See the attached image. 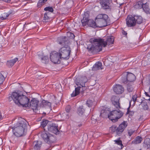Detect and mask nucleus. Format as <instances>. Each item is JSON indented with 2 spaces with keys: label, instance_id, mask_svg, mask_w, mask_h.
Here are the masks:
<instances>
[{
  "label": "nucleus",
  "instance_id": "obj_59",
  "mask_svg": "<svg viewBox=\"0 0 150 150\" xmlns=\"http://www.w3.org/2000/svg\"><path fill=\"white\" fill-rule=\"evenodd\" d=\"M125 9L124 10V11H123L124 12H125Z\"/></svg>",
  "mask_w": 150,
  "mask_h": 150
},
{
  "label": "nucleus",
  "instance_id": "obj_19",
  "mask_svg": "<svg viewBox=\"0 0 150 150\" xmlns=\"http://www.w3.org/2000/svg\"><path fill=\"white\" fill-rule=\"evenodd\" d=\"M87 81L88 79L86 77H82L80 79L79 82L76 84L77 85H80L82 87H85V83L87 82Z\"/></svg>",
  "mask_w": 150,
  "mask_h": 150
},
{
  "label": "nucleus",
  "instance_id": "obj_35",
  "mask_svg": "<svg viewBox=\"0 0 150 150\" xmlns=\"http://www.w3.org/2000/svg\"><path fill=\"white\" fill-rule=\"evenodd\" d=\"M114 141L115 142V144L120 145L121 149H122V141L120 140V138L117 140H114Z\"/></svg>",
  "mask_w": 150,
  "mask_h": 150
},
{
  "label": "nucleus",
  "instance_id": "obj_11",
  "mask_svg": "<svg viewBox=\"0 0 150 150\" xmlns=\"http://www.w3.org/2000/svg\"><path fill=\"white\" fill-rule=\"evenodd\" d=\"M39 102V100L36 98H33L30 102V106L34 112H36L38 111Z\"/></svg>",
  "mask_w": 150,
  "mask_h": 150
},
{
  "label": "nucleus",
  "instance_id": "obj_4",
  "mask_svg": "<svg viewBox=\"0 0 150 150\" xmlns=\"http://www.w3.org/2000/svg\"><path fill=\"white\" fill-rule=\"evenodd\" d=\"M108 16L105 14H98L95 19L96 27L102 28L107 25V20Z\"/></svg>",
  "mask_w": 150,
  "mask_h": 150
},
{
  "label": "nucleus",
  "instance_id": "obj_28",
  "mask_svg": "<svg viewBox=\"0 0 150 150\" xmlns=\"http://www.w3.org/2000/svg\"><path fill=\"white\" fill-rule=\"evenodd\" d=\"M144 11L147 14H150V9L147 3L144 4L142 8Z\"/></svg>",
  "mask_w": 150,
  "mask_h": 150
},
{
  "label": "nucleus",
  "instance_id": "obj_51",
  "mask_svg": "<svg viewBox=\"0 0 150 150\" xmlns=\"http://www.w3.org/2000/svg\"><path fill=\"white\" fill-rule=\"evenodd\" d=\"M148 63L146 64V65L150 64V58H148Z\"/></svg>",
  "mask_w": 150,
  "mask_h": 150
},
{
  "label": "nucleus",
  "instance_id": "obj_18",
  "mask_svg": "<svg viewBox=\"0 0 150 150\" xmlns=\"http://www.w3.org/2000/svg\"><path fill=\"white\" fill-rule=\"evenodd\" d=\"M103 69L102 63L100 62H97L93 65L92 70L93 71H96L98 70H101Z\"/></svg>",
  "mask_w": 150,
  "mask_h": 150
},
{
  "label": "nucleus",
  "instance_id": "obj_17",
  "mask_svg": "<svg viewBox=\"0 0 150 150\" xmlns=\"http://www.w3.org/2000/svg\"><path fill=\"white\" fill-rule=\"evenodd\" d=\"M100 3L103 9H107L109 8V0H100Z\"/></svg>",
  "mask_w": 150,
  "mask_h": 150
},
{
  "label": "nucleus",
  "instance_id": "obj_39",
  "mask_svg": "<svg viewBox=\"0 0 150 150\" xmlns=\"http://www.w3.org/2000/svg\"><path fill=\"white\" fill-rule=\"evenodd\" d=\"M5 80V78L3 75L0 73V85L2 84Z\"/></svg>",
  "mask_w": 150,
  "mask_h": 150
},
{
  "label": "nucleus",
  "instance_id": "obj_23",
  "mask_svg": "<svg viewBox=\"0 0 150 150\" xmlns=\"http://www.w3.org/2000/svg\"><path fill=\"white\" fill-rule=\"evenodd\" d=\"M85 112V109L83 106H80L77 109V113L79 116H82L84 114Z\"/></svg>",
  "mask_w": 150,
  "mask_h": 150
},
{
  "label": "nucleus",
  "instance_id": "obj_32",
  "mask_svg": "<svg viewBox=\"0 0 150 150\" xmlns=\"http://www.w3.org/2000/svg\"><path fill=\"white\" fill-rule=\"evenodd\" d=\"M140 103L139 104V105H140V104H141L144 110H147L148 109V106L147 105V103L146 101H144L140 102Z\"/></svg>",
  "mask_w": 150,
  "mask_h": 150
},
{
  "label": "nucleus",
  "instance_id": "obj_13",
  "mask_svg": "<svg viewBox=\"0 0 150 150\" xmlns=\"http://www.w3.org/2000/svg\"><path fill=\"white\" fill-rule=\"evenodd\" d=\"M110 129L112 132H116L118 135L120 136L122 134V124H120L117 128L115 126L113 125L110 127Z\"/></svg>",
  "mask_w": 150,
  "mask_h": 150
},
{
  "label": "nucleus",
  "instance_id": "obj_3",
  "mask_svg": "<svg viewBox=\"0 0 150 150\" xmlns=\"http://www.w3.org/2000/svg\"><path fill=\"white\" fill-rule=\"evenodd\" d=\"M108 113L106 112V110H102L100 115L104 117L105 115H108V118L113 122L117 121L118 119L122 116V112L118 109V110H114L111 112L108 115Z\"/></svg>",
  "mask_w": 150,
  "mask_h": 150
},
{
  "label": "nucleus",
  "instance_id": "obj_9",
  "mask_svg": "<svg viewBox=\"0 0 150 150\" xmlns=\"http://www.w3.org/2000/svg\"><path fill=\"white\" fill-rule=\"evenodd\" d=\"M18 101V102L17 103L18 105L20 104L23 105H28L29 102V99L26 96L21 94Z\"/></svg>",
  "mask_w": 150,
  "mask_h": 150
},
{
  "label": "nucleus",
  "instance_id": "obj_21",
  "mask_svg": "<svg viewBox=\"0 0 150 150\" xmlns=\"http://www.w3.org/2000/svg\"><path fill=\"white\" fill-rule=\"evenodd\" d=\"M44 131L42 132L41 133V137L47 143L50 141L49 137L48 135Z\"/></svg>",
  "mask_w": 150,
  "mask_h": 150
},
{
  "label": "nucleus",
  "instance_id": "obj_47",
  "mask_svg": "<svg viewBox=\"0 0 150 150\" xmlns=\"http://www.w3.org/2000/svg\"><path fill=\"white\" fill-rule=\"evenodd\" d=\"M49 19V17L47 16V14L45 13L44 14V20H47Z\"/></svg>",
  "mask_w": 150,
  "mask_h": 150
},
{
  "label": "nucleus",
  "instance_id": "obj_31",
  "mask_svg": "<svg viewBox=\"0 0 150 150\" xmlns=\"http://www.w3.org/2000/svg\"><path fill=\"white\" fill-rule=\"evenodd\" d=\"M144 4H143L142 2L139 1L136 3L134 5V6L136 8H142Z\"/></svg>",
  "mask_w": 150,
  "mask_h": 150
},
{
  "label": "nucleus",
  "instance_id": "obj_55",
  "mask_svg": "<svg viewBox=\"0 0 150 150\" xmlns=\"http://www.w3.org/2000/svg\"><path fill=\"white\" fill-rule=\"evenodd\" d=\"M127 65H126V66H125V67H126L127 66H128V64L127 63Z\"/></svg>",
  "mask_w": 150,
  "mask_h": 150
},
{
  "label": "nucleus",
  "instance_id": "obj_41",
  "mask_svg": "<svg viewBox=\"0 0 150 150\" xmlns=\"http://www.w3.org/2000/svg\"><path fill=\"white\" fill-rule=\"evenodd\" d=\"M137 95L136 94H135L132 96V99L134 103H135L136 102H138V100L137 99Z\"/></svg>",
  "mask_w": 150,
  "mask_h": 150
},
{
  "label": "nucleus",
  "instance_id": "obj_57",
  "mask_svg": "<svg viewBox=\"0 0 150 150\" xmlns=\"http://www.w3.org/2000/svg\"><path fill=\"white\" fill-rule=\"evenodd\" d=\"M148 100H150V98H149L148 99Z\"/></svg>",
  "mask_w": 150,
  "mask_h": 150
},
{
  "label": "nucleus",
  "instance_id": "obj_50",
  "mask_svg": "<svg viewBox=\"0 0 150 150\" xmlns=\"http://www.w3.org/2000/svg\"><path fill=\"white\" fill-rule=\"evenodd\" d=\"M40 1L42 2V3L44 5L45 2L48 0H40Z\"/></svg>",
  "mask_w": 150,
  "mask_h": 150
},
{
  "label": "nucleus",
  "instance_id": "obj_53",
  "mask_svg": "<svg viewBox=\"0 0 150 150\" xmlns=\"http://www.w3.org/2000/svg\"><path fill=\"white\" fill-rule=\"evenodd\" d=\"M145 94L146 96H149V97H150V96L149 95V94L147 92H145Z\"/></svg>",
  "mask_w": 150,
  "mask_h": 150
},
{
  "label": "nucleus",
  "instance_id": "obj_34",
  "mask_svg": "<svg viewBox=\"0 0 150 150\" xmlns=\"http://www.w3.org/2000/svg\"><path fill=\"white\" fill-rule=\"evenodd\" d=\"M42 62L45 64L47 63L49 61V58L47 56H45L41 59Z\"/></svg>",
  "mask_w": 150,
  "mask_h": 150
},
{
  "label": "nucleus",
  "instance_id": "obj_60",
  "mask_svg": "<svg viewBox=\"0 0 150 150\" xmlns=\"http://www.w3.org/2000/svg\"><path fill=\"white\" fill-rule=\"evenodd\" d=\"M120 5H122V4H120Z\"/></svg>",
  "mask_w": 150,
  "mask_h": 150
},
{
  "label": "nucleus",
  "instance_id": "obj_33",
  "mask_svg": "<svg viewBox=\"0 0 150 150\" xmlns=\"http://www.w3.org/2000/svg\"><path fill=\"white\" fill-rule=\"evenodd\" d=\"M42 103L44 107L48 106V107H51V103L45 100H43L42 101Z\"/></svg>",
  "mask_w": 150,
  "mask_h": 150
},
{
  "label": "nucleus",
  "instance_id": "obj_26",
  "mask_svg": "<svg viewBox=\"0 0 150 150\" xmlns=\"http://www.w3.org/2000/svg\"><path fill=\"white\" fill-rule=\"evenodd\" d=\"M18 60V58L16 57L13 59L8 61L7 62V64L8 66L11 67L14 65Z\"/></svg>",
  "mask_w": 150,
  "mask_h": 150
},
{
  "label": "nucleus",
  "instance_id": "obj_15",
  "mask_svg": "<svg viewBox=\"0 0 150 150\" xmlns=\"http://www.w3.org/2000/svg\"><path fill=\"white\" fill-rule=\"evenodd\" d=\"M48 129L49 131L54 134H57L59 133V131L57 128V126H56L55 125L48 126Z\"/></svg>",
  "mask_w": 150,
  "mask_h": 150
},
{
  "label": "nucleus",
  "instance_id": "obj_7",
  "mask_svg": "<svg viewBox=\"0 0 150 150\" xmlns=\"http://www.w3.org/2000/svg\"><path fill=\"white\" fill-rule=\"evenodd\" d=\"M71 51L69 47H63L59 50V54L61 58L68 59L69 58Z\"/></svg>",
  "mask_w": 150,
  "mask_h": 150
},
{
  "label": "nucleus",
  "instance_id": "obj_54",
  "mask_svg": "<svg viewBox=\"0 0 150 150\" xmlns=\"http://www.w3.org/2000/svg\"><path fill=\"white\" fill-rule=\"evenodd\" d=\"M78 126L80 127L82 126V124L81 123L78 125Z\"/></svg>",
  "mask_w": 150,
  "mask_h": 150
},
{
  "label": "nucleus",
  "instance_id": "obj_58",
  "mask_svg": "<svg viewBox=\"0 0 150 150\" xmlns=\"http://www.w3.org/2000/svg\"><path fill=\"white\" fill-rule=\"evenodd\" d=\"M122 148H123V147H124V146H123V144L122 145Z\"/></svg>",
  "mask_w": 150,
  "mask_h": 150
},
{
  "label": "nucleus",
  "instance_id": "obj_37",
  "mask_svg": "<svg viewBox=\"0 0 150 150\" xmlns=\"http://www.w3.org/2000/svg\"><path fill=\"white\" fill-rule=\"evenodd\" d=\"M48 121L47 120H43L41 122V125L43 128H44L48 123Z\"/></svg>",
  "mask_w": 150,
  "mask_h": 150
},
{
  "label": "nucleus",
  "instance_id": "obj_45",
  "mask_svg": "<svg viewBox=\"0 0 150 150\" xmlns=\"http://www.w3.org/2000/svg\"><path fill=\"white\" fill-rule=\"evenodd\" d=\"M128 125V123L126 121H124L122 122V126H123V127L124 128L127 127Z\"/></svg>",
  "mask_w": 150,
  "mask_h": 150
},
{
  "label": "nucleus",
  "instance_id": "obj_46",
  "mask_svg": "<svg viewBox=\"0 0 150 150\" xmlns=\"http://www.w3.org/2000/svg\"><path fill=\"white\" fill-rule=\"evenodd\" d=\"M71 109V106L70 105H68L66 106L65 109L66 112H69Z\"/></svg>",
  "mask_w": 150,
  "mask_h": 150
},
{
  "label": "nucleus",
  "instance_id": "obj_42",
  "mask_svg": "<svg viewBox=\"0 0 150 150\" xmlns=\"http://www.w3.org/2000/svg\"><path fill=\"white\" fill-rule=\"evenodd\" d=\"M67 35L71 38H74V34L71 32H69L67 33Z\"/></svg>",
  "mask_w": 150,
  "mask_h": 150
},
{
  "label": "nucleus",
  "instance_id": "obj_30",
  "mask_svg": "<svg viewBox=\"0 0 150 150\" xmlns=\"http://www.w3.org/2000/svg\"><path fill=\"white\" fill-rule=\"evenodd\" d=\"M127 85V89L129 92H132L134 88L132 86V83H124Z\"/></svg>",
  "mask_w": 150,
  "mask_h": 150
},
{
  "label": "nucleus",
  "instance_id": "obj_38",
  "mask_svg": "<svg viewBox=\"0 0 150 150\" xmlns=\"http://www.w3.org/2000/svg\"><path fill=\"white\" fill-rule=\"evenodd\" d=\"M44 10L46 11H49L51 12H52L54 10L50 6H48L45 8L44 9Z\"/></svg>",
  "mask_w": 150,
  "mask_h": 150
},
{
  "label": "nucleus",
  "instance_id": "obj_43",
  "mask_svg": "<svg viewBox=\"0 0 150 150\" xmlns=\"http://www.w3.org/2000/svg\"><path fill=\"white\" fill-rule=\"evenodd\" d=\"M135 130L132 129H130L128 130V133L129 137H130L134 133V132Z\"/></svg>",
  "mask_w": 150,
  "mask_h": 150
},
{
  "label": "nucleus",
  "instance_id": "obj_8",
  "mask_svg": "<svg viewBox=\"0 0 150 150\" xmlns=\"http://www.w3.org/2000/svg\"><path fill=\"white\" fill-rule=\"evenodd\" d=\"M61 58L59 54L56 51L52 52L50 54V60L54 64L60 63Z\"/></svg>",
  "mask_w": 150,
  "mask_h": 150
},
{
  "label": "nucleus",
  "instance_id": "obj_16",
  "mask_svg": "<svg viewBox=\"0 0 150 150\" xmlns=\"http://www.w3.org/2000/svg\"><path fill=\"white\" fill-rule=\"evenodd\" d=\"M114 92L117 94H121L122 92V86L120 85H115L113 87Z\"/></svg>",
  "mask_w": 150,
  "mask_h": 150
},
{
  "label": "nucleus",
  "instance_id": "obj_56",
  "mask_svg": "<svg viewBox=\"0 0 150 150\" xmlns=\"http://www.w3.org/2000/svg\"><path fill=\"white\" fill-rule=\"evenodd\" d=\"M131 112H132V113H131V114H132V113L133 114H134V112H131Z\"/></svg>",
  "mask_w": 150,
  "mask_h": 150
},
{
  "label": "nucleus",
  "instance_id": "obj_20",
  "mask_svg": "<svg viewBox=\"0 0 150 150\" xmlns=\"http://www.w3.org/2000/svg\"><path fill=\"white\" fill-rule=\"evenodd\" d=\"M143 147L146 149H150V139L146 138L144 141Z\"/></svg>",
  "mask_w": 150,
  "mask_h": 150
},
{
  "label": "nucleus",
  "instance_id": "obj_36",
  "mask_svg": "<svg viewBox=\"0 0 150 150\" xmlns=\"http://www.w3.org/2000/svg\"><path fill=\"white\" fill-rule=\"evenodd\" d=\"M8 16V14L7 13H4L1 15V19L2 20H4L6 19Z\"/></svg>",
  "mask_w": 150,
  "mask_h": 150
},
{
  "label": "nucleus",
  "instance_id": "obj_27",
  "mask_svg": "<svg viewBox=\"0 0 150 150\" xmlns=\"http://www.w3.org/2000/svg\"><path fill=\"white\" fill-rule=\"evenodd\" d=\"M143 140L142 137L138 136L132 142V143L134 144H137L141 143Z\"/></svg>",
  "mask_w": 150,
  "mask_h": 150
},
{
  "label": "nucleus",
  "instance_id": "obj_6",
  "mask_svg": "<svg viewBox=\"0 0 150 150\" xmlns=\"http://www.w3.org/2000/svg\"><path fill=\"white\" fill-rule=\"evenodd\" d=\"M89 15L87 13H85L83 15V19L81 22L83 25L85 26L87 25L88 26L93 28H96V21L93 19H89Z\"/></svg>",
  "mask_w": 150,
  "mask_h": 150
},
{
  "label": "nucleus",
  "instance_id": "obj_24",
  "mask_svg": "<svg viewBox=\"0 0 150 150\" xmlns=\"http://www.w3.org/2000/svg\"><path fill=\"white\" fill-rule=\"evenodd\" d=\"M34 149L35 150H38L40 149L42 143L40 141H36L34 142Z\"/></svg>",
  "mask_w": 150,
  "mask_h": 150
},
{
  "label": "nucleus",
  "instance_id": "obj_29",
  "mask_svg": "<svg viewBox=\"0 0 150 150\" xmlns=\"http://www.w3.org/2000/svg\"><path fill=\"white\" fill-rule=\"evenodd\" d=\"M80 88L81 87L80 86H78L76 88L74 91H73L71 95V97H74L78 95L79 93Z\"/></svg>",
  "mask_w": 150,
  "mask_h": 150
},
{
  "label": "nucleus",
  "instance_id": "obj_14",
  "mask_svg": "<svg viewBox=\"0 0 150 150\" xmlns=\"http://www.w3.org/2000/svg\"><path fill=\"white\" fill-rule=\"evenodd\" d=\"M119 97L116 96H113L111 98V101L112 104L117 109L121 108L119 102Z\"/></svg>",
  "mask_w": 150,
  "mask_h": 150
},
{
  "label": "nucleus",
  "instance_id": "obj_12",
  "mask_svg": "<svg viewBox=\"0 0 150 150\" xmlns=\"http://www.w3.org/2000/svg\"><path fill=\"white\" fill-rule=\"evenodd\" d=\"M134 19V16L128 15L126 19V24L128 27H131L134 26L136 25V22Z\"/></svg>",
  "mask_w": 150,
  "mask_h": 150
},
{
  "label": "nucleus",
  "instance_id": "obj_1",
  "mask_svg": "<svg viewBox=\"0 0 150 150\" xmlns=\"http://www.w3.org/2000/svg\"><path fill=\"white\" fill-rule=\"evenodd\" d=\"M114 41V37L112 36L107 37L106 41L100 38H93L90 39L91 44L88 46L87 48L92 52H98L102 50L103 47H105L107 44L109 45L113 44Z\"/></svg>",
  "mask_w": 150,
  "mask_h": 150
},
{
  "label": "nucleus",
  "instance_id": "obj_49",
  "mask_svg": "<svg viewBox=\"0 0 150 150\" xmlns=\"http://www.w3.org/2000/svg\"><path fill=\"white\" fill-rule=\"evenodd\" d=\"M122 35H123L127 37V33L124 30H122Z\"/></svg>",
  "mask_w": 150,
  "mask_h": 150
},
{
  "label": "nucleus",
  "instance_id": "obj_22",
  "mask_svg": "<svg viewBox=\"0 0 150 150\" xmlns=\"http://www.w3.org/2000/svg\"><path fill=\"white\" fill-rule=\"evenodd\" d=\"M134 19H135L136 23L140 24L143 21L142 17L140 16L134 15Z\"/></svg>",
  "mask_w": 150,
  "mask_h": 150
},
{
  "label": "nucleus",
  "instance_id": "obj_44",
  "mask_svg": "<svg viewBox=\"0 0 150 150\" xmlns=\"http://www.w3.org/2000/svg\"><path fill=\"white\" fill-rule=\"evenodd\" d=\"M43 5H44V4L42 3V2L40 1V0H39L37 4V6L38 8H40Z\"/></svg>",
  "mask_w": 150,
  "mask_h": 150
},
{
  "label": "nucleus",
  "instance_id": "obj_52",
  "mask_svg": "<svg viewBox=\"0 0 150 150\" xmlns=\"http://www.w3.org/2000/svg\"><path fill=\"white\" fill-rule=\"evenodd\" d=\"M5 2H10L11 1V0H2Z\"/></svg>",
  "mask_w": 150,
  "mask_h": 150
},
{
  "label": "nucleus",
  "instance_id": "obj_10",
  "mask_svg": "<svg viewBox=\"0 0 150 150\" xmlns=\"http://www.w3.org/2000/svg\"><path fill=\"white\" fill-rule=\"evenodd\" d=\"M20 95L18 92H13L9 95L8 97V100L10 101L13 100L17 104V103H18V100Z\"/></svg>",
  "mask_w": 150,
  "mask_h": 150
},
{
  "label": "nucleus",
  "instance_id": "obj_40",
  "mask_svg": "<svg viewBox=\"0 0 150 150\" xmlns=\"http://www.w3.org/2000/svg\"><path fill=\"white\" fill-rule=\"evenodd\" d=\"M93 103L92 100H88L86 102V104L88 107H91L93 105Z\"/></svg>",
  "mask_w": 150,
  "mask_h": 150
},
{
  "label": "nucleus",
  "instance_id": "obj_2",
  "mask_svg": "<svg viewBox=\"0 0 150 150\" xmlns=\"http://www.w3.org/2000/svg\"><path fill=\"white\" fill-rule=\"evenodd\" d=\"M27 121L22 117H19L18 121L16 125L13 128L14 134L17 137L23 136L27 132Z\"/></svg>",
  "mask_w": 150,
  "mask_h": 150
},
{
  "label": "nucleus",
  "instance_id": "obj_48",
  "mask_svg": "<svg viewBox=\"0 0 150 150\" xmlns=\"http://www.w3.org/2000/svg\"><path fill=\"white\" fill-rule=\"evenodd\" d=\"M131 106V102H129V106L127 109V114H128L129 112H131V111L129 110V108Z\"/></svg>",
  "mask_w": 150,
  "mask_h": 150
},
{
  "label": "nucleus",
  "instance_id": "obj_25",
  "mask_svg": "<svg viewBox=\"0 0 150 150\" xmlns=\"http://www.w3.org/2000/svg\"><path fill=\"white\" fill-rule=\"evenodd\" d=\"M66 36H62L58 38L57 42L60 45H64L65 44L66 40Z\"/></svg>",
  "mask_w": 150,
  "mask_h": 150
},
{
  "label": "nucleus",
  "instance_id": "obj_5",
  "mask_svg": "<svg viewBox=\"0 0 150 150\" xmlns=\"http://www.w3.org/2000/svg\"><path fill=\"white\" fill-rule=\"evenodd\" d=\"M136 79V76L132 73L125 71L122 73V83H132Z\"/></svg>",
  "mask_w": 150,
  "mask_h": 150
}]
</instances>
